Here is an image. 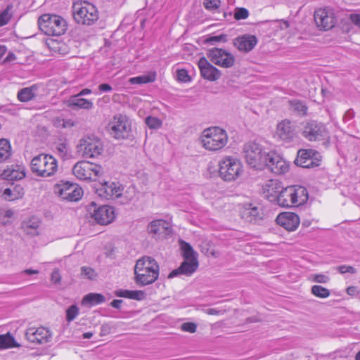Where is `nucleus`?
<instances>
[{
    "instance_id": "1",
    "label": "nucleus",
    "mask_w": 360,
    "mask_h": 360,
    "mask_svg": "<svg viewBox=\"0 0 360 360\" xmlns=\"http://www.w3.org/2000/svg\"><path fill=\"white\" fill-rule=\"evenodd\" d=\"M276 199L277 205L281 207H298L307 201L308 192L303 186H290L284 188Z\"/></svg>"
},
{
    "instance_id": "2",
    "label": "nucleus",
    "mask_w": 360,
    "mask_h": 360,
    "mask_svg": "<svg viewBox=\"0 0 360 360\" xmlns=\"http://www.w3.org/2000/svg\"><path fill=\"white\" fill-rule=\"evenodd\" d=\"M200 142L206 150L217 151L227 144L228 135L224 129L218 127H210L203 130Z\"/></svg>"
},
{
    "instance_id": "3",
    "label": "nucleus",
    "mask_w": 360,
    "mask_h": 360,
    "mask_svg": "<svg viewBox=\"0 0 360 360\" xmlns=\"http://www.w3.org/2000/svg\"><path fill=\"white\" fill-rule=\"evenodd\" d=\"M31 171L41 177H50L58 171V161L49 154H39L34 157L30 163Z\"/></svg>"
},
{
    "instance_id": "4",
    "label": "nucleus",
    "mask_w": 360,
    "mask_h": 360,
    "mask_svg": "<svg viewBox=\"0 0 360 360\" xmlns=\"http://www.w3.org/2000/svg\"><path fill=\"white\" fill-rule=\"evenodd\" d=\"M39 29L46 35L60 36L68 27L65 20L60 15L45 13L38 20Z\"/></svg>"
},
{
    "instance_id": "5",
    "label": "nucleus",
    "mask_w": 360,
    "mask_h": 360,
    "mask_svg": "<svg viewBox=\"0 0 360 360\" xmlns=\"http://www.w3.org/2000/svg\"><path fill=\"white\" fill-rule=\"evenodd\" d=\"M72 14L75 20L81 25H91L98 19V11L96 7L87 1L74 3Z\"/></svg>"
},
{
    "instance_id": "6",
    "label": "nucleus",
    "mask_w": 360,
    "mask_h": 360,
    "mask_svg": "<svg viewBox=\"0 0 360 360\" xmlns=\"http://www.w3.org/2000/svg\"><path fill=\"white\" fill-rule=\"evenodd\" d=\"M301 125V134L309 141L329 143L330 133L323 123L309 120L302 122Z\"/></svg>"
},
{
    "instance_id": "7",
    "label": "nucleus",
    "mask_w": 360,
    "mask_h": 360,
    "mask_svg": "<svg viewBox=\"0 0 360 360\" xmlns=\"http://www.w3.org/2000/svg\"><path fill=\"white\" fill-rule=\"evenodd\" d=\"M73 174L79 180L96 181L104 174L103 168L88 161H79L72 167Z\"/></svg>"
},
{
    "instance_id": "8",
    "label": "nucleus",
    "mask_w": 360,
    "mask_h": 360,
    "mask_svg": "<svg viewBox=\"0 0 360 360\" xmlns=\"http://www.w3.org/2000/svg\"><path fill=\"white\" fill-rule=\"evenodd\" d=\"M244 157L247 163L256 169H263L264 161L266 160V153L257 143L250 141L243 146Z\"/></svg>"
},
{
    "instance_id": "9",
    "label": "nucleus",
    "mask_w": 360,
    "mask_h": 360,
    "mask_svg": "<svg viewBox=\"0 0 360 360\" xmlns=\"http://www.w3.org/2000/svg\"><path fill=\"white\" fill-rule=\"evenodd\" d=\"M77 151L84 158H95L101 154L103 144L95 136H86L79 140Z\"/></svg>"
},
{
    "instance_id": "10",
    "label": "nucleus",
    "mask_w": 360,
    "mask_h": 360,
    "mask_svg": "<svg viewBox=\"0 0 360 360\" xmlns=\"http://www.w3.org/2000/svg\"><path fill=\"white\" fill-rule=\"evenodd\" d=\"M241 172V163L235 158L227 156L219 162V175L224 181H231L236 179Z\"/></svg>"
},
{
    "instance_id": "11",
    "label": "nucleus",
    "mask_w": 360,
    "mask_h": 360,
    "mask_svg": "<svg viewBox=\"0 0 360 360\" xmlns=\"http://www.w3.org/2000/svg\"><path fill=\"white\" fill-rule=\"evenodd\" d=\"M109 129L111 135L116 139H125L129 137L131 124L127 116L115 115L110 122Z\"/></svg>"
},
{
    "instance_id": "12",
    "label": "nucleus",
    "mask_w": 360,
    "mask_h": 360,
    "mask_svg": "<svg viewBox=\"0 0 360 360\" xmlns=\"http://www.w3.org/2000/svg\"><path fill=\"white\" fill-rule=\"evenodd\" d=\"M88 212L95 221L101 225L111 223L115 218L113 207L109 205L97 207L94 202H91L89 205Z\"/></svg>"
},
{
    "instance_id": "13",
    "label": "nucleus",
    "mask_w": 360,
    "mask_h": 360,
    "mask_svg": "<svg viewBox=\"0 0 360 360\" xmlns=\"http://www.w3.org/2000/svg\"><path fill=\"white\" fill-rule=\"evenodd\" d=\"M54 193L63 200L73 202L79 200L83 191L77 184L63 182L55 186Z\"/></svg>"
},
{
    "instance_id": "14",
    "label": "nucleus",
    "mask_w": 360,
    "mask_h": 360,
    "mask_svg": "<svg viewBox=\"0 0 360 360\" xmlns=\"http://www.w3.org/2000/svg\"><path fill=\"white\" fill-rule=\"evenodd\" d=\"M207 57L215 65L229 68L235 63V57L222 49L213 48L208 50Z\"/></svg>"
},
{
    "instance_id": "15",
    "label": "nucleus",
    "mask_w": 360,
    "mask_h": 360,
    "mask_svg": "<svg viewBox=\"0 0 360 360\" xmlns=\"http://www.w3.org/2000/svg\"><path fill=\"white\" fill-rule=\"evenodd\" d=\"M264 168L268 169V170L276 174H281L288 171L289 165L279 155L270 152L266 155L263 169Z\"/></svg>"
},
{
    "instance_id": "16",
    "label": "nucleus",
    "mask_w": 360,
    "mask_h": 360,
    "mask_svg": "<svg viewBox=\"0 0 360 360\" xmlns=\"http://www.w3.org/2000/svg\"><path fill=\"white\" fill-rule=\"evenodd\" d=\"M314 20L320 29L329 30L335 24V13L332 8L328 7L320 8L314 12Z\"/></svg>"
},
{
    "instance_id": "17",
    "label": "nucleus",
    "mask_w": 360,
    "mask_h": 360,
    "mask_svg": "<svg viewBox=\"0 0 360 360\" xmlns=\"http://www.w3.org/2000/svg\"><path fill=\"white\" fill-rule=\"evenodd\" d=\"M320 154L312 149L300 150L295 162L302 167L310 168L318 166L320 161Z\"/></svg>"
},
{
    "instance_id": "18",
    "label": "nucleus",
    "mask_w": 360,
    "mask_h": 360,
    "mask_svg": "<svg viewBox=\"0 0 360 360\" xmlns=\"http://www.w3.org/2000/svg\"><path fill=\"white\" fill-rule=\"evenodd\" d=\"M51 333L44 327L29 328L25 333L28 341L39 345L46 344L51 340Z\"/></svg>"
},
{
    "instance_id": "19",
    "label": "nucleus",
    "mask_w": 360,
    "mask_h": 360,
    "mask_svg": "<svg viewBox=\"0 0 360 360\" xmlns=\"http://www.w3.org/2000/svg\"><path fill=\"white\" fill-rule=\"evenodd\" d=\"M123 188L118 183L105 182L97 189L98 195L104 200H112L121 197Z\"/></svg>"
},
{
    "instance_id": "20",
    "label": "nucleus",
    "mask_w": 360,
    "mask_h": 360,
    "mask_svg": "<svg viewBox=\"0 0 360 360\" xmlns=\"http://www.w3.org/2000/svg\"><path fill=\"white\" fill-rule=\"evenodd\" d=\"M159 276L157 271L150 272L139 266H134V281L139 286H145L153 283Z\"/></svg>"
},
{
    "instance_id": "21",
    "label": "nucleus",
    "mask_w": 360,
    "mask_h": 360,
    "mask_svg": "<svg viewBox=\"0 0 360 360\" xmlns=\"http://www.w3.org/2000/svg\"><path fill=\"white\" fill-rule=\"evenodd\" d=\"M276 221L285 229L292 231L298 227L300 220L297 214L288 212L278 214L276 219Z\"/></svg>"
},
{
    "instance_id": "22",
    "label": "nucleus",
    "mask_w": 360,
    "mask_h": 360,
    "mask_svg": "<svg viewBox=\"0 0 360 360\" xmlns=\"http://www.w3.org/2000/svg\"><path fill=\"white\" fill-rule=\"evenodd\" d=\"M198 67L201 76L205 79L214 82L219 79L221 77V72L210 64L204 57L199 60Z\"/></svg>"
},
{
    "instance_id": "23",
    "label": "nucleus",
    "mask_w": 360,
    "mask_h": 360,
    "mask_svg": "<svg viewBox=\"0 0 360 360\" xmlns=\"http://www.w3.org/2000/svg\"><path fill=\"white\" fill-rule=\"evenodd\" d=\"M276 134L286 142H290L296 137L295 124L288 120L281 121L277 126Z\"/></svg>"
},
{
    "instance_id": "24",
    "label": "nucleus",
    "mask_w": 360,
    "mask_h": 360,
    "mask_svg": "<svg viewBox=\"0 0 360 360\" xmlns=\"http://www.w3.org/2000/svg\"><path fill=\"white\" fill-rule=\"evenodd\" d=\"M257 42L256 36L245 34L235 38L233 45L240 52L248 53L255 47Z\"/></svg>"
},
{
    "instance_id": "25",
    "label": "nucleus",
    "mask_w": 360,
    "mask_h": 360,
    "mask_svg": "<svg viewBox=\"0 0 360 360\" xmlns=\"http://www.w3.org/2000/svg\"><path fill=\"white\" fill-rule=\"evenodd\" d=\"M283 189V188L281 186V182L276 179L269 180L264 188L266 198L269 201L276 205H277L276 198L280 196Z\"/></svg>"
},
{
    "instance_id": "26",
    "label": "nucleus",
    "mask_w": 360,
    "mask_h": 360,
    "mask_svg": "<svg viewBox=\"0 0 360 360\" xmlns=\"http://www.w3.org/2000/svg\"><path fill=\"white\" fill-rule=\"evenodd\" d=\"M198 266V260H184L178 269H176L169 273L168 278H172L180 274L191 276L195 271Z\"/></svg>"
},
{
    "instance_id": "27",
    "label": "nucleus",
    "mask_w": 360,
    "mask_h": 360,
    "mask_svg": "<svg viewBox=\"0 0 360 360\" xmlns=\"http://www.w3.org/2000/svg\"><path fill=\"white\" fill-rule=\"evenodd\" d=\"M67 105L72 110H90L94 107V104L91 101L80 98L78 95L71 96L67 102Z\"/></svg>"
},
{
    "instance_id": "28",
    "label": "nucleus",
    "mask_w": 360,
    "mask_h": 360,
    "mask_svg": "<svg viewBox=\"0 0 360 360\" xmlns=\"http://www.w3.org/2000/svg\"><path fill=\"white\" fill-rule=\"evenodd\" d=\"M1 176L8 181L20 180L25 176V172L20 166L15 165L6 169Z\"/></svg>"
},
{
    "instance_id": "29",
    "label": "nucleus",
    "mask_w": 360,
    "mask_h": 360,
    "mask_svg": "<svg viewBox=\"0 0 360 360\" xmlns=\"http://www.w3.org/2000/svg\"><path fill=\"white\" fill-rule=\"evenodd\" d=\"M242 217L250 222H257L258 220L262 219V213L259 208L256 206H252L250 204L245 207L242 212Z\"/></svg>"
},
{
    "instance_id": "30",
    "label": "nucleus",
    "mask_w": 360,
    "mask_h": 360,
    "mask_svg": "<svg viewBox=\"0 0 360 360\" xmlns=\"http://www.w3.org/2000/svg\"><path fill=\"white\" fill-rule=\"evenodd\" d=\"M135 266H139L150 272L157 271L159 274L160 268L158 262L155 259L149 256H143L136 261Z\"/></svg>"
},
{
    "instance_id": "31",
    "label": "nucleus",
    "mask_w": 360,
    "mask_h": 360,
    "mask_svg": "<svg viewBox=\"0 0 360 360\" xmlns=\"http://www.w3.org/2000/svg\"><path fill=\"white\" fill-rule=\"evenodd\" d=\"M37 90L38 86L36 84L22 88L18 92L17 97L21 102H28L37 96Z\"/></svg>"
},
{
    "instance_id": "32",
    "label": "nucleus",
    "mask_w": 360,
    "mask_h": 360,
    "mask_svg": "<svg viewBox=\"0 0 360 360\" xmlns=\"http://www.w3.org/2000/svg\"><path fill=\"white\" fill-rule=\"evenodd\" d=\"M169 228L168 224L163 219L152 221L148 226L147 230L150 234L154 236L160 234Z\"/></svg>"
},
{
    "instance_id": "33",
    "label": "nucleus",
    "mask_w": 360,
    "mask_h": 360,
    "mask_svg": "<svg viewBox=\"0 0 360 360\" xmlns=\"http://www.w3.org/2000/svg\"><path fill=\"white\" fill-rule=\"evenodd\" d=\"M115 295L120 297L129 298L138 301L146 298V294L142 290H120L115 292Z\"/></svg>"
},
{
    "instance_id": "34",
    "label": "nucleus",
    "mask_w": 360,
    "mask_h": 360,
    "mask_svg": "<svg viewBox=\"0 0 360 360\" xmlns=\"http://www.w3.org/2000/svg\"><path fill=\"white\" fill-rule=\"evenodd\" d=\"M105 297L100 293L91 292L86 295L82 301L83 305L89 304L91 306L99 304L105 302Z\"/></svg>"
},
{
    "instance_id": "35",
    "label": "nucleus",
    "mask_w": 360,
    "mask_h": 360,
    "mask_svg": "<svg viewBox=\"0 0 360 360\" xmlns=\"http://www.w3.org/2000/svg\"><path fill=\"white\" fill-rule=\"evenodd\" d=\"M23 195V189L19 186H16L11 189L10 188H6L4 191L3 196L6 200H14L21 198Z\"/></svg>"
},
{
    "instance_id": "36",
    "label": "nucleus",
    "mask_w": 360,
    "mask_h": 360,
    "mask_svg": "<svg viewBox=\"0 0 360 360\" xmlns=\"http://www.w3.org/2000/svg\"><path fill=\"white\" fill-rule=\"evenodd\" d=\"M156 76L157 75L155 72H151L146 75L132 77L129 81L132 84H148L155 82Z\"/></svg>"
},
{
    "instance_id": "37",
    "label": "nucleus",
    "mask_w": 360,
    "mask_h": 360,
    "mask_svg": "<svg viewBox=\"0 0 360 360\" xmlns=\"http://www.w3.org/2000/svg\"><path fill=\"white\" fill-rule=\"evenodd\" d=\"M180 245L184 260H197V254L189 243L180 240Z\"/></svg>"
},
{
    "instance_id": "38",
    "label": "nucleus",
    "mask_w": 360,
    "mask_h": 360,
    "mask_svg": "<svg viewBox=\"0 0 360 360\" xmlns=\"http://www.w3.org/2000/svg\"><path fill=\"white\" fill-rule=\"evenodd\" d=\"M11 155L10 142L5 139H0V162H2Z\"/></svg>"
},
{
    "instance_id": "39",
    "label": "nucleus",
    "mask_w": 360,
    "mask_h": 360,
    "mask_svg": "<svg viewBox=\"0 0 360 360\" xmlns=\"http://www.w3.org/2000/svg\"><path fill=\"white\" fill-rule=\"evenodd\" d=\"M289 105L291 110L297 112L300 115H306L308 108L305 103L299 100H292L289 101Z\"/></svg>"
},
{
    "instance_id": "40",
    "label": "nucleus",
    "mask_w": 360,
    "mask_h": 360,
    "mask_svg": "<svg viewBox=\"0 0 360 360\" xmlns=\"http://www.w3.org/2000/svg\"><path fill=\"white\" fill-rule=\"evenodd\" d=\"M14 338L9 333L0 335V348L6 349L16 347Z\"/></svg>"
},
{
    "instance_id": "41",
    "label": "nucleus",
    "mask_w": 360,
    "mask_h": 360,
    "mask_svg": "<svg viewBox=\"0 0 360 360\" xmlns=\"http://www.w3.org/2000/svg\"><path fill=\"white\" fill-rule=\"evenodd\" d=\"M311 292L314 296L319 298H327L330 295V292L328 289L319 285H313L311 288Z\"/></svg>"
},
{
    "instance_id": "42",
    "label": "nucleus",
    "mask_w": 360,
    "mask_h": 360,
    "mask_svg": "<svg viewBox=\"0 0 360 360\" xmlns=\"http://www.w3.org/2000/svg\"><path fill=\"white\" fill-rule=\"evenodd\" d=\"M13 5L9 4L0 13V27L6 25L13 16Z\"/></svg>"
},
{
    "instance_id": "43",
    "label": "nucleus",
    "mask_w": 360,
    "mask_h": 360,
    "mask_svg": "<svg viewBox=\"0 0 360 360\" xmlns=\"http://www.w3.org/2000/svg\"><path fill=\"white\" fill-rule=\"evenodd\" d=\"M146 124L150 129H157L162 126V122L155 117L148 116L146 118Z\"/></svg>"
},
{
    "instance_id": "44",
    "label": "nucleus",
    "mask_w": 360,
    "mask_h": 360,
    "mask_svg": "<svg viewBox=\"0 0 360 360\" xmlns=\"http://www.w3.org/2000/svg\"><path fill=\"white\" fill-rule=\"evenodd\" d=\"M79 314V308L77 305H71L66 310V320L68 322L73 321Z\"/></svg>"
},
{
    "instance_id": "45",
    "label": "nucleus",
    "mask_w": 360,
    "mask_h": 360,
    "mask_svg": "<svg viewBox=\"0 0 360 360\" xmlns=\"http://www.w3.org/2000/svg\"><path fill=\"white\" fill-rule=\"evenodd\" d=\"M81 274L82 276L90 280L95 279L97 276L95 271L92 268L88 266H82L81 268Z\"/></svg>"
},
{
    "instance_id": "46",
    "label": "nucleus",
    "mask_w": 360,
    "mask_h": 360,
    "mask_svg": "<svg viewBox=\"0 0 360 360\" xmlns=\"http://www.w3.org/2000/svg\"><path fill=\"white\" fill-rule=\"evenodd\" d=\"M249 16V11L245 8H236L234 11V18L237 20H245Z\"/></svg>"
},
{
    "instance_id": "47",
    "label": "nucleus",
    "mask_w": 360,
    "mask_h": 360,
    "mask_svg": "<svg viewBox=\"0 0 360 360\" xmlns=\"http://www.w3.org/2000/svg\"><path fill=\"white\" fill-rule=\"evenodd\" d=\"M51 49L54 51L58 52L60 54H65L67 53V47L63 42L52 41Z\"/></svg>"
},
{
    "instance_id": "48",
    "label": "nucleus",
    "mask_w": 360,
    "mask_h": 360,
    "mask_svg": "<svg viewBox=\"0 0 360 360\" xmlns=\"http://www.w3.org/2000/svg\"><path fill=\"white\" fill-rule=\"evenodd\" d=\"M221 4L220 0H204L203 6L209 11L217 9Z\"/></svg>"
},
{
    "instance_id": "49",
    "label": "nucleus",
    "mask_w": 360,
    "mask_h": 360,
    "mask_svg": "<svg viewBox=\"0 0 360 360\" xmlns=\"http://www.w3.org/2000/svg\"><path fill=\"white\" fill-rule=\"evenodd\" d=\"M226 40H227V36L226 34H219L217 36H212V37H208L206 39V42L207 44L214 45L216 43L220 42V41L226 42Z\"/></svg>"
},
{
    "instance_id": "50",
    "label": "nucleus",
    "mask_w": 360,
    "mask_h": 360,
    "mask_svg": "<svg viewBox=\"0 0 360 360\" xmlns=\"http://www.w3.org/2000/svg\"><path fill=\"white\" fill-rule=\"evenodd\" d=\"M176 79L181 82H188L191 81V77L188 75L187 70L185 69L178 70L176 72Z\"/></svg>"
},
{
    "instance_id": "51",
    "label": "nucleus",
    "mask_w": 360,
    "mask_h": 360,
    "mask_svg": "<svg viewBox=\"0 0 360 360\" xmlns=\"http://www.w3.org/2000/svg\"><path fill=\"white\" fill-rule=\"evenodd\" d=\"M311 280L319 283H327L330 281V278L325 274H313L311 276Z\"/></svg>"
},
{
    "instance_id": "52",
    "label": "nucleus",
    "mask_w": 360,
    "mask_h": 360,
    "mask_svg": "<svg viewBox=\"0 0 360 360\" xmlns=\"http://www.w3.org/2000/svg\"><path fill=\"white\" fill-rule=\"evenodd\" d=\"M181 328L185 332L193 333L196 331L197 325L192 322H186L181 324Z\"/></svg>"
},
{
    "instance_id": "53",
    "label": "nucleus",
    "mask_w": 360,
    "mask_h": 360,
    "mask_svg": "<svg viewBox=\"0 0 360 360\" xmlns=\"http://www.w3.org/2000/svg\"><path fill=\"white\" fill-rule=\"evenodd\" d=\"M336 269L342 274L345 273H349L352 274L356 273V270L352 266L341 265L337 266Z\"/></svg>"
},
{
    "instance_id": "54",
    "label": "nucleus",
    "mask_w": 360,
    "mask_h": 360,
    "mask_svg": "<svg viewBox=\"0 0 360 360\" xmlns=\"http://www.w3.org/2000/svg\"><path fill=\"white\" fill-rule=\"evenodd\" d=\"M355 113L354 111L352 109L347 110L344 116H343V122L345 123L349 122L352 121L354 117Z\"/></svg>"
},
{
    "instance_id": "55",
    "label": "nucleus",
    "mask_w": 360,
    "mask_h": 360,
    "mask_svg": "<svg viewBox=\"0 0 360 360\" xmlns=\"http://www.w3.org/2000/svg\"><path fill=\"white\" fill-rule=\"evenodd\" d=\"M349 20L352 24L360 30V14L352 13L349 15Z\"/></svg>"
},
{
    "instance_id": "56",
    "label": "nucleus",
    "mask_w": 360,
    "mask_h": 360,
    "mask_svg": "<svg viewBox=\"0 0 360 360\" xmlns=\"http://www.w3.org/2000/svg\"><path fill=\"white\" fill-rule=\"evenodd\" d=\"M61 279L59 271L58 269H55L53 271L51 275V280L54 283H60Z\"/></svg>"
},
{
    "instance_id": "57",
    "label": "nucleus",
    "mask_w": 360,
    "mask_h": 360,
    "mask_svg": "<svg viewBox=\"0 0 360 360\" xmlns=\"http://www.w3.org/2000/svg\"><path fill=\"white\" fill-rule=\"evenodd\" d=\"M226 310H218L217 309L210 308L205 310V312L209 315L224 314Z\"/></svg>"
},
{
    "instance_id": "58",
    "label": "nucleus",
    "mask_w": 360,
    "mask_h": 360,
    "mask_svg": "<svg viewBox=\"0 0 360 360\" xmlns=\"http://www.w3.org/2000/svg\"><path fill=\"white\" fill-rule=\"evenodd\" d=\"M346 291L347 293L351 296L356 295L360 292L359 289L356 286H349L347 288Z\"/></svg>"
},
{
    "instance_id": "59",
    "label": "nucleus",
    "mask_w": 360,
    "mask_h": 360,
    "mask_svg": "<svg viewBox=\"0 0 360 360\" xmlns=\"http://www.w3.org/2000/svg\"><path fill=\"white\" fill-rule=\"evenodd\" d=\"M98 89L101 92H108L112 90V87L108 84H101L98 86Z\"/></svg>"
},
{
    "instance_id": "60",
    "label": "nucleus",
    "mask_w": 360,
    "mask_h": 360,
    "mask_svg": "<svg viewBox=\"0 0 360 360\" xmlns=\"http://www.w3.org/2000/svg\"><path fill=\"white\" fill-rule=\"evenodd\" d=\"M57 149L61 155H66L67 146L65 144H64V143L59 144V146L57 147Z\"/></svg>"
},
{
    "instance_id": "61",
    "label": "nucleus",
    "mask_w": 360,
    "mask_h": 360,
    "mask_svg": "<svg viewBox=\"0 0 360 360\" xmlns=\"http://www.w3.org/2000/svg\"><path fill=\"white\" fill-rule=\"evenodd\" d=\"M122 303V300H114L111 303L110 306L115 309H120L121 307V304Z\"/></svg>"
},
{
    "instance_id": "62",
    "label": "nucleus",
    "mask_w": 360,
    "mask_h": 360,
    "mask_svg": "<svg viewBox=\"0 0 360 360\" xmlns=\"http://www.w3.org/2000/svg\"><path fill=\"white\" fill-rule=\"evenodd\" d=\"M21 274H25L27 275H32V274H38L39 271L38 270H34L30 269H27L21 272Z\"/></svg>"
},
{
    "instance_id": "63",
    "label": "nucleus",
    "mask_w": 360,
    "mask_h": 360,
    "mask_svg": "<svg viewBox=\"0 0 360 360\" xmlns=\"http://www.w3.org/2000/svg\"><path fill=\"white\" fill-rule=\"evenodd\" d=\"M15 59V56L13 53H8V54L7 55V56L6 57V58L4 59V63L5 62H11V61H13Z\"/></svg>"
},
{
    "instance_id": "64",
    "label": "nucleus",
    "mask_w": 360,
    "mask_h": 360,
    "mask_svg": "<svg viewBox=\"0 0 360 360\" xmlns=\"http://www.w3.org/2000/svg\"><path fill=\"white\" fill-rule=\"evenodd\" d=\"M62 125L63 127L66 128V127H72L74 125V123L71 120H63Z\"/></svg>"
}]
</instances>
